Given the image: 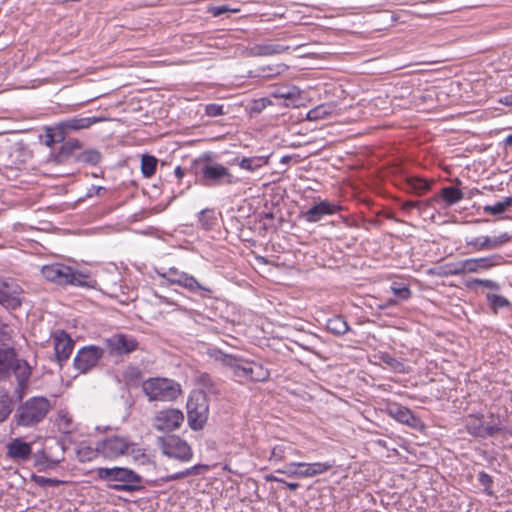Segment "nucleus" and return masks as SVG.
I'll use <instances>...</instances> for the list:
<instances>
[{"instance_id":"nucleus-25","label":"nucleus","mask_w":512,"mask_h":512,"mask_svg":"<svg viewBox=\"0 0 512 512\" xmlns=\"http://www.w3.org/2000/svg\"><path fill=\"white\" fill-rule=\"evenodd\" d=\"M269 162V156L235 157L232 160L233 165L239 166L248 172H255L266 166Z\"/></svg>"},{"instance_id":"nucleus-29","label":"nucleus","mask_w":512,"mask_h":512,"mask_svg":"<svg viewBox=\"0 0 512 512\" xmlns=\"http://www.w3.org/2000/svg\"><path fill=\"white\" fill-rule=\"evenodd\" d=\"M379 359L394 372H397V373H408L409 372V368L404 364V362L393 357L389 353H381L379 355Z\"/></svg>"},{"instance_id":"nucleus-40","label":"nucleus","mask_w":512,"mask_h":512,"mask_svg":"<svg viewBox=\"0 0 512 512\" xmlns=\"http://www.w3.org/2000/svg\"><path fill=\"white\" fill-rule=\"evenodd\" d=\"M97 455H99V452L97 451V446L95 448H91L89 446H81L77 450V456L81 462L91 461Z\"/></svg>"},{"instance_id":"nucleus-36","label":"nucleus","mask_w":512,"mask_h":512,"mask_svg":"<svg viewBox=\"0 0 512 512\" xmlns=\"http://www.w3.org/2000/svg\"><path fill=\"white\" fill-rule=\"evenodd\" d=\"M392 293L397 298L396 300L405 301L411 298L412 292L408 285L401 284L398 282H393L390 287Z\"/></svg>"},{"instance_id":"nucleus-23","label":"nucleus","mask_w":512,"mask_h":512,"mask_svg":"<svg viewBox=\"0 0 512 512\" xmlns=\"http://www.w3.org/2000/svg\"><path fill=\"white\" fill-rule=\"evenodd\" d=\"M385 413L396 421L406 424L410 427H416L418 418L410 409L396 402H388L384 409Z\"/></svg>"},{"instance_id":"nucleus-55","label":"nucleus","mask_w":512,"mask_h":512,"mask_svg":"<svg viewBox=\"0 0 512 512\" xmlns=\"http://www.w3.org/2000/svg\"><path fill=\"white\" fill-rule=\"evenodd\" d=\"M397 304H398V300H396L395 298H389V299H386L385 301H383L381 304H379V308L387 309L390 307H394Z\"/></svg>"},{"instance_id":"nucleus-41","label":"nucleus","mask_w":512,"mask_h":512,"mask_svg":"<svg viewBox=\"0 0 512 512\" xmlns=\"http://www.w3.org/2000/svg\"><path fill=\"white\" fill-rule=\"evenodd\" d=\"M466 286L468 288H474L475 286H483L491 290H499L500 286L497 282L490 279H472L467 281Z\"/></svg>"},{"instance_id":"nucleus-62","label":"nucleus","mask_w":512,"mask_h":512,"mask_svg":"<svg viewBox=\"0 0 512 512\" xmlns=\"http://www.w3.org/2000/svg\"><path fill=\"white\" fill-rule=\"evenodd\" d=\"M503 143L505 147H512V134L508 135Z\"/></svg>"},{"instance_id":"nucleus-64","label":"nucleus","mask_w":512,"mask_h":512,"mask_svg":"<svg viewBox=\"0 0 512 512\" xmlns=\"http://www.w3.org/2000/svg\"><path fill=\"white\" fill-rule=\"evenodd\" d=\"M162 302H165V303H167V304H173L172 302L168 301V299H167V298H165V297H164V298H162Z\"/></svg>"},{"instance_id":"nucleus-12","label":"nucleus","mask_w":512,"mask_h":512,"mask_svg":"<svg viewBox=\"0 0 512 512\" xmlns=\"http://www.w3.org/2000/svg\"><path fill=\"white\" fill-rule=\"evenodd\" d=\"M130 438L124 435H109L97 442L99 455L106 460H116L127 454Z\"/></svg>"},{"instance_id":"nucleus-59","label":"nucleus","mask_w":512,"mask_h":512,"mask_svg":"<svg viewBox=\"0 0 512 512\" xmlns=\"http://www.w3.org/2000/svg\"><path fill=\"white\" fill-rule=\"evenodd\" d=\"M174 173L179 180L182 179V177L184 176V170L180 166H177L175 168Z\"/></svg>"},{"instance_id":"nucleus-21","label":"nucleus","mask_w":512,"mask_h":512,"mask_svg":"<svg viewBox=\"0 0 512 512\" xmlns=\"http://www.w3.org/2000/svg\"><path fill=\"white\" fill-rule=\"evenodd\" d=\"M103 120L100 117H72L65 119L57 124V131L59 132L58 141H63L65 135L71 131H78L89 128L91 125L99 123Z\"/></svg>"},{"instance_id":"nucleus-19","label":"nucleus","mask_w":512,"mask_h":512,"mask_svg":"<svg viewBox=\"0 0 512 512\" xmlns=\"http://www.w3.org/2000/svg\"><path fill=\"white\" fill-rule=\"evenodd\" d=\"M51 338L54 345L56 361L59 366L62 367L63 363L69 359L73 351L74 341L64 330L55 331Z\"/></svg>"},{"instance_id":"nucleus-46","label":"nucleus","mask_w":512,"mask_h":512,"mask_svg":"<svg viewBox=\"0 0 512 512\" xmlns=\"http://www.w3.org/2000/svg\"><path fill=\"white\" fill-rule=\"evenodd\" d=\"M101 159V155L96 150H86L80 155V160L85 163L98 164Z\"/></svg>"},{"instance_id":"nucleus-8","label":"nucleus","mask_w":512,"mask_h":512,"mask_svg":"<svg viewBox=\"0 0 512 512\" xmlns=\"http://www.w3.org/2000/svg\"><path fill=\"white\" fill-rule=\"evenodd\" d=\"M200 181L202 185L212 187L234 185L238 182V179L224 165L209 161L201 167Z\"/></svg>"},{"instance_id":"nucleus-54","label":"nucleus","mask_w":512,"mask_h":512,"mask_svg":"<svg viewBox=\"0 0 512 512\" xmlns=\"http://www.w3.org/2000/svg\"><path fill=\"white\" fill-rule=\"evenodd\" d=\"M59 132L57 131V126L54 129L53 134L46 135V145L51 147L55 142H59Z\"/></svg>"},{"instance_id":"nucleus-58","label":"nucleus","mask_w":512,"mask_h":512,"mask_svg":"<svg viewBox=\"0 0 512 512\" xmlns=\"http://www.w3.org/2000/svg\"><path fill=\"white\" fill-rule=\"evenodd\" d=\"M282 483L285 484L287 488H289L290 490H293V491L298 489V487H299V484L296 482H287L284 480V482H282Z\"/></svg>"},{"instance_id":"nucleus-45","label":"nucleus","mask_w":512,"mask_h":512,"mask_svg":"<svg viewBox=\"0 0 512 512\" xmlns=\"http://www.w3.org/2000/svg\"><path fill=\"white\" fill-rule=\"evenodd\" d=\"M201 467L207 468V466L195 465V466H193L191 468H188L186 470H183L181 472H177V473H174L172 475H169L167 477V480L174 481V480H178V479H181V478L188 477L190 475L197 474L198 473V469L201 468Z\"/></svg>"},{"instance_id":"nucleus-14","label":"nucleus","mask_w":512,"mask_h":512,"mask_svg":"<svg viewBox=\"0 0 512 512\" xmlns=\"http://www.w3.org/2000/svg\"><path fill=\"white\" fill-rule=\"evenodd\" d=\"M512 240V235L507 232L501 233L498 236L490 237L488 235H481L475 237H467L465 239L467 253H476L481 251H490L501 248L503 245Z\"/></svg>"},{"instance_id":"nucleus-22","label":"nucleus","mask_w":512,"mask_h":512,"mask_svg":"<svg viewBox=\"0 0 512 512\" xmlns=\"http://www.w3.org/2000/svg\"><path fill=\"white\" fill-rule=\"evenodd\" d=\"M341 210V207L336 203L330 202L328 200H323L307 211L301 212V218H303L306 222L315 223L320 221L326 215H334Z\"/></svg>"},{"instance_id":"nucleus-2","label":"nucleus","mask_w":512,"mask_h":512,"mask_svg":"<svg viewBox=\"0 0 512 512\" xmlns=\"http://www.w3.org/2000/svg\"><path fill=\"white\" fill-rule=\"evenodd\" d=\"M31 376V368L26 361L16 358L13 349H0V381L14 377L17 383L14 389V396L21 400L28 387Z\"/></svg>"},{"instance_id":"nucleus-52","label":"nucleus","mask_w":512,"mask_h":512,"mask_svg":"<svg viewBox=\"0 0 512 512\" xmlns=\"http://www.w3.org/2000/svg\"><path fill=\"white\" fill-rule=\"evenodd\" d=\"M478 481L485 488H490L492 486V483H493L492 477L488 473H486L484 471H481L478 474Z\"/></svg>"},{"instance_id":"nucleus-11","label":"nucleus","mask_w":512,"mask_h":512,"mask_svg":"<svg viewBox=\"0 0 512 512\" xmlns=\"http://www.w3.org/2000/svg\"><path fill=\"white\" fill-rule=\"evenodd\" d=\"M492 421L485 424L483 421V415L470 414L465 417V428L467 432L478 438L492 437L496 434L502 433L505 428L501 425L499 418L494 419L491 414Z\"/></svg>"},{"instance_id":"nucleus-34","label":"nucleus","mask_w":512,"mask_h":512,"mask_svg":"<svg viewBox=\"0 0 512 512\" xmlns=\"http://www.w3.org/2000/svg\"><path fill=\"white\" fill-rule=\"evenodd\" d=\"M122 377L125 384L129 386H137L142 380V372L136 366H128L124 370Z\"/></svg>"},{"instance_id":"nucleus-13","label":"nucleus","mask_w":512,"mask_h":512,"mask_svg":"<svg viewBox=\"0 0 512 512\" xmlns=\"http://www.w3.org/2000/svg\"><path fill=\"white\" fill-rule=\"evenodd\" d=\"M64 454L63 444L53 440L50 445H46L43 450L34 455L35 465L40 471L54 469L64 460Z\"/></svg>"},{"instance_id":"nucleus-24","label":"nucleus","mask_w":512,"mask_h":512,"mask_svg":"<svg viewBox=\"0 0 512 512\" xmlns=\"http://www.w3.org/2000/svg\"><path fill=\"white\" fill-rule=\"evenodd\" d=\"M31 453V444L23 441L21 438H14L6 445L7 456L15 461H26Z\"/></svg>"},{"instance_id":"nucleus-44","label":"nucleus","mask_w":512,"mask_h":512,"mask_svg":"<svg viewBox=\"0 0 512 512\" xmlns=\"http://www.w3.org/2000/svg\"><path fill=\"white\" fill-rule=\"evenodd\" d=\"M487 299L495 310L498 308L508 307L510 305L508 299L501 295L487 294Z\"/></svg>"},{"instance_id":"nucleus-7","label":"nucleus","mask_w":512,"mask_h":512,"mask_svg":"<svg viewBox=\"0 0 512 512\" xmlns=\"http://www.w3.org/2000/svg\"><path fill=\"white\" fill-rule=\"evenodd\" d=\"M187 420L189 427L198 431L201 430L208 420L209 401L203 392H193L187 401Z\"/></svg>"},{"instance_id":"nucleus-1","label":"nucleus","mask_w":512,"mask_h":512,"mask_svg":"<svg viewBox=\"0 0 512 512\" xmlns=\"http://www.w3.org/2000/svg\"><path fill=\"white\" fill-rule=\"evenodd\" d=\"M209 355L215 361L230 369L233 377L239 383L264 382L270 377V372L261 363L226 354L220 349L209 350Z\"/></svg>"},{"instance_id":"nucleus-35","label":"nucleus","mask_w":512,"mask_h":512,"mask_svg":"<svg viewBox=\"0 0 512 512\" xmlns=\"http://www.w3.org/2000/svg\"><path fill=\"white\" fill-rule=\"evenodd\" d=\"M407 185L409 186L410 190L418 195H422L430 189V183L427 180L419 177L409 178L407 180Z\"/></svg>"},{"instance_id":"nucleus-39","label":"nucleus","mask_w":512,"mask_h":512,"mask_svg":"<svg viewBox=\"0 0 512 512\" xmlns=\"http://www.w3.org/2000/svg\"><path fill=\"white\" fill-rule=\"evenodd\" d=\"M273 96L276 98L295 99L299 96V90L294 86H292V87L283 86V87L277 88L273 92Z\"/></svg>"},{"instance_id":"nucleus-61","label":"nucleus","mask_w":512,"mask_h":512,"mask_svg":"<svg viewBox=\"0 0 512 512\" xmlns=\"http://www.w3.org/2000/svg\"><path fill=\"white\" fill-rule=\"evenodd\" d=\"M292 158H293V156H291V155H284L283 157H281L280 163L287 165L292 160Z\"/></svg>"},{"instance_id":"nucleus-48","label":"nucleus","mask_w":512,"mask_h":512,"mask_svg":"<svg viewBox=\"0 0 512 512\" xmlns=\"http://www.w3.org/2000/svg\"><path fill=\"white\" fill-rule=\"evenodd\" d=\"M205 114L209 117H217L224 114L223 105L212 103L205 106Z\"/></svg>"},{"instance_id":"nucleus-3","label":"nucleus","mask_w":512,"mask_h":512,"mask_svg":"<svg viewBox=\"0 0 512 512\" xmlns=\"http://www.w3.org/2000/svg\"><path fill=\"white\" fill-rule=\"evenodd\" d=\"M97 477L109 483V487L118 492H137L144 489L143 478L134 470L126 467H100L96 469Z\"/></svg>"},{"instance_id":"nucleus-43","label":"nucleus","mask_w":512,"mask_h":512,"mask_svg":"<svg viewBox=\"0 0 512 512\" xmlns=\"http://www.w3.org/2000/svg\"><path fill=\"white\" fill-rule=\"evenodd\" d=\"M290 467L304 468V469L299 470L298 477H303V478L314 477V473H313L314 471L312 470L311 463L293 462V463H290Z\"/></svg>"},{"instance_id":"nucleus-51","label":"nucleus","mask_w":512,"mask_h":512,"mask_svg":"<svg viewBox=\"0 0 512 512\" xmlns=\"http://www.w3.org/2000/svg\"><path fill=\"white\" fill-rule=\"evenodd\" d=\"M239 10L238 9H230L228 6L226 5H222V6H214V7H211L209 9V12L214 16V17H217V16H220L226 12H238Z\"/></svg>"},{"instance_id":"nucleus-37","label":"nucleus","mask_w":512,"mask_h":512,"mask_svg":"<svg viewBox=\"0 0 512 512\" xmlns=\"http://www.w3.org/2000/svg\"><path fill=\"white\" fill-rule=\"evenodd\" d=\"M13 411V401L7 395H0V423L8 419Z\"/></svg>"},{"instance_id":"nucleus-9","label":"nucleus","mask_w":512,"mask_h":512,"mask_svg":"<svg viewBox=\"0 0 512 512\" xmlns=\"http://www.w3.org/2000/svg\"><path fill=\"white\" fill-rule=\"evenodd\" d=\"M159 275L167 282L179 285L191 293H199L202 297H211L213 292L211 288L200 284L194 276L179 271L175 267H171Z\"/></svg>"},{"instance_id":"nucleus-17","label":"nucleus","mask_w":512,"mask_h":512,"mask_svg":"<svg viewBox=\"0 0 512 512\" xmlns=\"http://www.w3.org/2000/svg\"><path fill=\"white\" fill-rule=\"evenodd\" d=\"M102 357V348L94 345L85 346L77 352L73 366L79 373L85 374L96 367Z\"/></svg>"},{"instance_id":"nucleus-27","label":"nucleus","mask_w":512,"mask_h":512,"mask_svg":"<svg viewBox=\"0 0 512 512\" xmlns=\"http://www.w3.org/2000/svg\"><path fill=\"white\" fill-rule=\"evenodd\" d=\"M127 454L125 456L132 457L133 461L140 465H147L150 463V458L146 453V450L141 447L138 443L129 440Z\"/></svg>"},{"instance_id":"nucleus-47","label":"nucleus","mask_w":512,"mask_h":512,"mask_svg":"<svg viewBox=\"0 0 512 512\" xmlns=\"http://www.w3.org/2000/svg\"><path fill=\"white\" fill-rule=\"evenodd\" d=\"M330 113L328 108L325 105L318 106L308 112V119L316 120L320 118H324Z\"/></svg>"},{"instance_id":"nucleus-26","label":"nucleus","mask_w":512,"mask_h":512,"mask_svg":"<svg viewBox=\"0 0 512 512\" xmlns=\"http://www.w3.org/2000/svg\"><path fill=\"white\" fill-rule=\"evenodd\" d=\"M289 50V46L280 44H258L251 48V52L254 56H271L275 54H281Z\"/></svg>"},{"instance_id":"nucleus-32","label":"nucleus","mask_w":512,"mask_h":512,"mask_svg":"<svg viewBox=\"0 0 512 512\" xmlns=\"http://www.w3.org/2000/svg\"><path fill=\"white\" fill-rule=\"evenodd\" d=\"M512 206V197H505L493 205H485L483 211L491 215H501Z\"/></svg>"},{"instance_id":"nucleus-63","label":"nucleus","mask_w":512,"mask_h":512,"mask_svg":"<svg viewBox=\"0 0 512 512\" xmlns=\"http://www.w3.org/2000/svg\"><path fill=\"white\" fill-rule=\"evenodd\" d=\"M68 144L70 145L71 148H79L80 147V142L78 140L68 142Z\"/></svg>"},{"instance_id":"nucleus-57","label":"nucleus","mask_w":512,"mask_h":512,"mask_svg":"<svg viewBox=\"0 0 512 512\" xmlns=\"http://www.w3.org/2000/svg\"><path fill=\"white\" fill-rule=\"evenodd\" d=\"M265 480L268 481V482H279V483L284 482L283 479L278 478V477H276V476H274L272 474L266 475L265 476Z\"/></svg>"},{"instance_id":"nucleus-18","label":"nucleus","mask_w":512,"mask_h":512,"mask_svg":"<svg viewBox=\"0 0 512 512\" xmlns=\"http://www.w3.org/2000/svg\"><path fill=\"white\" fill-rule=\"evenodd\" d=\"M22 288L13 280L0 279V304L8 309H17L22 303Z\"/></svg>"},{"instance_id":"nucleus-4","label":"nucleus","mask_w":512,"mask_h":512,"mask_svg":"<svg viewBox=\"0 0 512 512\" xmlns=\"http://www.w3.org/2000/svg\"><path fill=\"white\" fill-rule=\"evenodd\" d=\"M52 408L44 396H33L22 402L16 409L13 421L18 427H33L42 422Z\"/></svg>"},{"instance_id":"nucleus-20","label":"nucleus","mask_w":512,"mask_h":512,"mask_svg":"<svg viewBox=\"0 0 512 512\" xmlns=\"http://www.w3.org/2000/svg\"><path fill=\"white\" fill-rule=\"evenodd\" d=\"M106 345L112 356L130 354L138 348L137 340L130 335L116 334L106 339Z\"/></svg>"},{"instance_id":"nucleus-6","label":"nucleus","mask_w":512,"mask_h":512,"mask_svg":"<svg viewBox=\"0 0 512 512\" xmlns=\"http://www.w3.org/2000/svg\"><path fill=\"white\" fill-rule=\"evenodd\" d=\"M149 401L171 402L181 394V386L168 378H149L142 384Z\"/></svg>"},{"instance_id":"nucleus-30","label":"nucleus","mask_w":512,"mask_h":512,"mask_svg":"<svg viewBox=\"0 0 512 512\" xmlns=\"http://www.w3.org/2000/svg\"><path fill=\"white\" fill-rule=\"evenodd\" d=\"M299 451L293 449L291 446L286 445H275L271 449L269 460L272 462H281L286 459L287 454H298Z\"/></svg>"},{"instance_id":"nucleus-49","label":"nucleus","mask_w":512,"mask_h":512,"mask_svg":"<svg viewBox=\"0 0 512 512\" xmlns=\"http://www.w3.org/2000/svg\"><path fill=\"white\" fill-rule=\"evenodd\" d=\"M460 269V261L457 263L446 264L445 267L441 269L437 274L439 276H452V275H462V273H456L455 270Z\"/></svg>"},{"instance_id":"nucleus-15","label":"nucleus","mask_w":512,"mask_h":512,"mask_svg":"<svg viewBox=\"0 0 512 512\" xmlns=\"http://www.w3.org/2000/svg\"><path fill=\"white\" fill-rule=\"evenodd\" d=\"M184 421V414L176 408L158 411L152 419V426L157 431L171 432L180 428Z\"/></svg>"},{"instance_id":"nucleus-50","label":"nucleus","mask_w":512,"mask_h":512,"mask_svg":"<svg viewBox=\"0 0 512 512\" xmlns=\"http://www.w3.org/2000/svg\"><path fill=\"white\" fill-rule=\"evenodd\" d=\"M311 464L314 476L323 474L333 467V463L329 462H316Z\"/></svg>"},{"instance_id":"nucleus-33","label":"nucleus","mask_w":512,"mask_h":512,"mask_svg":"<svg viewBox=\"0 0 512 512\" xmlns=\"http://www.w3.org/2000/svg\"><path fill=\"white\" fill-rule=\"evenodd\" d=\"M441 196L447 205H453L463 199V192L453 186L444 187L441 190Z\"/></svg>"},{"instance_id":"nucleus-10","label":"nucleus","mask_w":512,"mask_h":512,"mask_svg":"<svg viewBox=\"0 0 512 512\" xmlns=\"http://www.w3.org/2000/svg\"><path fill=\"white\" fill-rule=\"evenodd\" d=\"M157 444L162 453L169 458L182 462L191 460L193 456L190 445L177 435H165L157 438Z\"/></svg>"},{"instance_id":"nucleus-5","label":"nucleus","mask_w":512,"mask_h":512,"mask_svg":"<svg viewBox=\"0 0 512 512\" xmlns=\"http://www.w3.org/2000/svg\"><path fill=\"white\" fill-rule=\"evenodd\" d=\"M42 276L49 282L57 285H73L91 287L89 277L81 272L74 271L70 266L61 263L44 265L41 268Z\"/></svg>"},{"instance_id":"nucleus-56","label":"nucleus","mask_w":512,"mask_h":512,"mask_svg":"<svg viewBox=\"0 0 512 512\" xmlns=\"http://www.w3.org/2000/svg\"><path fill=\"white\" fill-rule=\"evenodd\" d=\"M418 205H419V202L406 201L402 204V209L408 211L412 208L417 207Z\"/></svg>"},{"instance_id":"nucleus-60","label":"nucleus","mask_w":512,"mask_h":512,"mask_svg":"<svg viewBox=\"0 0 512 512\" xmlns=\"http://www.w3.org/2000/svg\"><path fill=\"white\" fill-rule=\"evenodd\" d=\"M501 102L505 105H508V106H512V94L511 95H506L502 100Z\"/></svg>"},{"instance_id":"nucleus-31","label":"nucleus","mask_w":512,"mask_h":512,"mask_svg":"<svg viewBox=\"0 0 512 512\" xmlns=\"http://www.w3.org/2000/svg\"><path fill=\"white\" fill-rule=\"evenodd\" d=\"M158 160L155 156L144 154L141 158V172L145 178H151L157 167Z\"/></svg>"},{"instance_id":"nucleus-53","label":"nucleus","mask_w":512,"mask_h":512,"mask_svg":"<svg viewBox=\"0 0 512 512\" xmlns=\"http://www.w3.org/2000/svg\"><path fill=\"white\" fill-rule=\"evenodd\" d=\"M298 467H290V464L286 466V469H277V473L286 474L288 477H298V472L300 469Z\"/></svg>"},{"instance_id":"nucleus-38","label":"nucleus","mask_w":512,"mask_h":512,"mask_svg":"<svg viewBox=\"0 0 512 512\" xmlns=\"http://www.w3.org/2000/svg\"><path fill=\"white\" fill-rule=\"evenodd\" d=\"M199 222L205 230H210L215 224V216L212 210L204 209L198 215Z\"/></svg>"},{"instance_id":"nucleus-28","label":"nucleus","mask_w":512,"mask_h":512,"mask_svg":"<svg viewBox=\"0 0 512 512\" xmlns=\"http://www.w3.org/2000/svg\"><path fill=\"white\" fill-rule=\"evenodd\" d=\"M327 330L336 336H342L349 330V325L341 316L330 318L326 324Z\"/></svg>"},{"instance_id":"nucleus-16","label":"nucleus","mask_w":512,"mask_h":512,"mask_svg":"<svg viewBox=\"0 0 512 512\" xmlns=\"http://www.w3.org/2000/svg\"><path fill=\"white\" fill-rule=\"evenodd\" d=\"M504 257L500 254H493L486 257L480 258H469L460 261V269L455 270L456 273H478L480 271H486L493 267L504 264Z\"/></svg>"},{"instance_id":"nucleus-42","label":"nucleus","mask_w":512,"mask_h":512,"mask_svg":"<svg viewBox=\"0 0 512 512\" xmlns=\"http://www.w3.org/2000/svg\"><path fill=\"white\" fill-rule=\"evenodd\" d=\"M31 480L40 487H47V486L56 487L63 483V481L58 480V479L47 478V477L39 476V475H35V474H32Z\"/></svg>"}]
</instances>
